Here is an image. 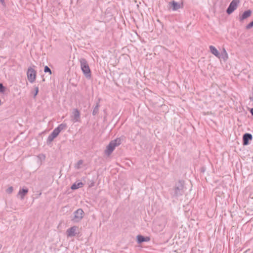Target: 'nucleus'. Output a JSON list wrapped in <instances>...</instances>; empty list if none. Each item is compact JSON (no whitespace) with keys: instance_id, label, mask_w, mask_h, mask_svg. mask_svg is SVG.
Segmentation results:
<instances>
[{"instance_id":"nucleus-1","label":"nucleus","mask_w":253,"mask_h":253,"mask_svg":"<svg viewBox=\"0 0 253 253\" xmlns=\"http://www.w3.org/2000/svg\"><path fill=\"white\" fill-rule=\"evenodd\" d=\"M121 143V139L120 138L111 141L106 147V149L105 151V154L109 156L114 151L116 147L119 146Z\"/></svg>"},{"instance_id":"nucleus-14","label":"nucleus","mask_w":253,"mask_h":253,"mask_svg":"<svg viewBox=\"0 0 253 253\" xmlns=\"http://www.w3.org/2000/svg\"><path fill=\"white\" fill-rule=\"evenodd\" d=\"M28 189H22L20 190L18 192V195L21 197V199H23L24 196L28 193Z\"/></svg>"},{"instance_id":"nucleus-9","label":"nucleus","mask_w":253,"mask_h":253,"mask_svg":"<svg viewBox=\"0 0 253 253\" xmlns=\"http://www.w3.org/2000/svg\"><path fill=\"white\" fill-rule=\"evenodd\" d=\"M252 139V135L249 133H246L243 136V144L247 145L249 144V141Z\"/></svg>"},{"instance_id":"nucleus-11","label":"nucleus","mask_w":253,"mask_h":253,"mask_svg":"<svg viewBox=\"0 0 253 253\" xmlns=\"http://www.w3.org/2000/svg\"><path fill=\"white\" fill-rule=\"evenodd\" d=\"M209 48H210L211 53L212 54H213L214 55H215L216 57H217L218 58L220 57L219 53L218 51L217 50V49L214 46H213L212 45H210Z\"/></svg>"},{"instance_id":"nucleus-12","label":"nucleus","mask_w":253,"mask_h":253,"mask_svg":"<svg viewBox=\"0 0 253 253\" xmlns=\"http://www.w3.org/2000/svg\"><path fill=\"white\" fill-rule=\"evenodd\" d=\"M137 241L139 243L143 242H148L150 240V238L149 237H144L141 235H138L137 237Z\"/></svg>"},{"instance_id":"nucleus-5","label":"nucleus","mask_w":253,"mask_h":253,"mask_svg":"<svg viewBox=\"0 0 253 253\" xmlns=\"http://www.w3.org/2000/svg\"><path fill=\"white\" fill-rule=\"evenodd\" d=\"M84 213V211L82 209H79L77 210L74 212V216L73 218V220L76 222L80 221L83 217Z\"/></svg>"},{"instance_id":"nucleus-3","label":"nucleus","mask_w":253,"mask_h":253,"mask_svg":"<svg viewBox=\"0 0 253 253\" xmlns=\"http://www.w3.org/2000/svg\"><path fill=\"white\" fill-rule=\"evenodd\" d=\"M66 127V124H62L59 125L57 127L55 128L53 130L51 134L48 136L47 140L50 142L52 141L53 139L58 136L60 131L65 129Z\"/></svg>"},{"instance_id":"nucleus-21","label":"nucleus","mask_w":253,"mask_h":253,"mask_svg":"<svg viewBox=\"0 0 253 253\" xmlns=\"http://www.w3.org/2000/svg\"><path fill=\"white\" fill-rule=\"evenodd\" d=\"M251 113L253 115V108L251 109Z\"/></svg>"},{"instance_id":"nucleus-2","label":"nucleus","mask_w":253,"mask_h":253,"mask_svg":"<svg viewBox=\"0 0 253 253\" xmlns=\"http://www.w3.org/2000/svg\"><path fill=\"white\" fill-rule=\"evenodd\" d=\"M80 62L84 74L86 78H90L91 77V71L87 62L85 59H81Z\"/></svg>"},{"instance_id":"nucleus-19","label":"nucleus","mask_w":253,"mask_h":253,"mask_svg":"<svg viewBox=\"0 0 253 253\" xmlns=\"http://www.w3.org/2000/svg\"><path fill=\"white\" fill-rule=\"evenodd\" d=\"M253 26V21L249 23L246 27L247 29H250Z\"/></svg>"},{"instance_id":"nucleus-16","label":"nucleus","mask_w":253,"mask_h":253,"mask_svg":"<svg viewBox=\"0 0 253 253\" xmlns=\"http://www.w3.org/2000/svg\"><path fill=\"white\" fill-rule=\"evenodd\" d=\"M44 71V72H48L50 75L52 74L51 70L47 66H45Z\"/></svg>"},{"instance_id":"nucleus-17","label":"nucleus","mask_w":253,"mask_h":253,"mask_svg":"<svg viewBox=\"0 0 253 253\" xmlns=\"http://www.w3.org/2000/svg\"><path fill=\"white\" fill-rule=\"evenodd\" d=\"M5 87L1 84H0V92H4L5 91Z\"/></svg>"},{"instance_id":"nucleus-10","label":"nucleus","mask_w":253,"mask_h":253,"mask_svg":"<svg viewBox=\"0 0 253 253\" xmlns=\"http://www.w3.org/2000/svg\"><path fill=\"white\" fill-rule=\"evenodd\" d=\"M171 5L173 10H177L180 8L183 7V3L181 2L180 3H178L175 1H172L171 2Z\"/></svg>"},{"instance_id":"nucleus-7","label":"nucleus","mask_w":253,"mask_h":253,"mask_svg":"<svg viewBox=\"0 0 253 253\" xmlns=\"http://www.w3.org/2000/svg\"><path fill=\"white\" fill-rule=\"evenodd\" d=\"M251 14L252 11L251 10L245 11L243 13L239 15V20L243 21L244 20L249 17L251 15Z\"/></svg>"},{"instance_id":"nucleus-8","label":"nucleus","mask_w":253,"mask_h":253,"mask_svg":"<svg viewBox=\"0 0 253 253\" xmlns=\"http://www.w3.org/2000/svg\"><path fill=\"white\" fill-rule=\"evenodd\" d=\"M78 228L77 226H73L68 229L67 231V234L68 237H72L76 235L78 231Z\"/></svg>"},{"instance_id":"nucleus-6","label":"nucleus","mask_w":253,"mask_h":253,"mask_svg":"<svg viewBox=\"0 0 253 253\" xmlns=\"http://www.w3.org/2000/svg\"><path fill=\"white\" fill-rule=\"evenodd\" d=\"M239 2V0H232L227 10V12L229 14H231L233 11H234L237 8Z\"/></svg>"},{"instance_id":"nucleus-18","label":"nucleus","mask_w":253,"mask_h":253,"mask_svg":"<svg viewBox=\"0 0 253 253\" xmlns=\"http://www.w3.org/2000/svg\"><path fill=\"white\" fill-rule=\"evenodd\" d=\"M12 191H13V187L12 186H10V187H8L6 189V192L8 193H11L12 192Z\"/></svg>"},{"instance_id":"nucleus-20","label":"nucleus","mask_w":253,"mask_h":253,"mask_svg":"<svg viewBox=\"0 0 253 253\" xmlns=\"http://www.w3.org/2000/svg\"><path fill=\"white\" fill-rule=\"evenodd\" d=\"M38 91H39V90H38V87H37V88H36V89L35 96L38 94Z\"/></svg>"},{"instance_id":"nucleus-15","label":"nucleus","mask_w":253,"mask_h":253,"mask_svg":"<svg viewBox=\"0 0 253 253\" xmlns=\"http://www.w3.org/2000/svg\"><path fill=\"white\" fill-rule=\"evenodd\" d=\"M223 52L224 53L223 59L224 60H226L228 58V54H227L226 50L224 48H223Z\"/></svg>"},{"instance_id":"nucleus-13","label":"nucleus","mask_w":253,"mask_h":253,"mask_svg":"<svg viewBox=\"0 0 253 253\" xmlns=\"http://www.w3.org/2000/svg\"><path fill=\"white\" fill-rule=\"evenodd\" d=\"M83 183L82 182H76L73 184L71 186V189L72 190L77 189L80 187H83Z\"/></svg>"},{"instance_id":"nucleus-4","label":"nucleus","mask_w":253,"mask_h":253,"mask_svg":"<svg viewBox=\"0 0 253 253\" xmlns=\"http://www.w3.org/2000/svg\"><path fill=\"white\" fill-rule=\"evenodd\" d=\"M27 79L30 82H34L37 76L36 71L31 67L29 68L27 72Z\"/></svg>"}]
</instances>
